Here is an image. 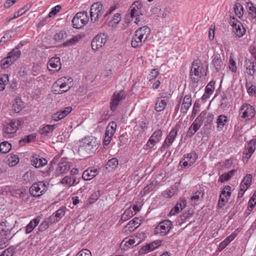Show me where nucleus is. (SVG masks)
<instances>
[{
	"label": "nucleus",
	"mask_w": 256,
	"mask_h": 256,
	"mask_svg": "<svg viewBox=\"0 0 256 256\" xmlns=\"http://www.w3.org/2000/svg\"><path fill=\"white\" fill-rule=\"evenodd\" d=\"M20 122L18 120H12L4 125L3 131L6 134H13L17 131Z\"/></svg>",
	"instance_id": "nucleus-12"
},
{
	"label": "nucleus",
	"mask_w": 256,
	"mask_h": 256,
	"mask_svg": "<svg viewBox=\"0 0 256 256\" xmlns=\"http://www.w3.org/2000/svg\"><path fill=\"white\" fill-rule=\"evenodd\" d=\"M46 190V184L43 182L34 183L30 188V194L36 197H38L42 195Z\"/></svg>",
	"instance_id": "nucleus-7"
},
{
	"label": "nucleus",
	"mask_w": 256,
	"mask_h": 256,
	"mask_svg": "<svg viewBox=\"0 0 256 256\" xmlns=\"http://www.w3.org/2000/svg\"><path fill=\"white\" fill-rule=\"evenodd\" d=\"M256 111L254 108L248 104H244L240 110L241 118L246 120H250L255 115Z\"/></svg>",
	"instance_id": "nucleus-6"
},
{
	"label": "nucleus",
	"mask_w": 256,
	"mask_h": 256,
	"mask_svg": "<svg viewBox=\"0 0 256 256\" xmlns=\"http://www.w3.org/2000/svg\"><path fill=\"white\" fill-rule=\"evenodd\" d=\"M48 64L50 67L53 68H56L58 66H61L60 58L58 57L52 58L48 62Z\"/></svg>",
	"instance_id": "nucleus-43"
},
{
	"label": "nucleus",
	"mask_w": 256,
	"mask_h": 256,
	"mask_svg": "<svg viewBox=\"0 0 256 256\" xmlns=\"http://www.w3.org/2000/svg\"><path fill=\"white\" fill-rule=\"evenodd\" d=\"M248 92L251 96H256V86L254 85H251L248 86L246 84Z\"/></svg>",
	"instance_id": "nucleus-61"
},
{
	"label": "nucleus",
	"mask_w": 256,
	"mask_h": 256,
	"mask_svg": "<svg viewBox=\"0 0 256 256\" xmlns=\"http://www.w3.org/2000/svg\"><path fill=\"white\" fill-rule=\"evenodd\" d=\"M40 216H37L32 220L30 223L26 226L25 232L26 234L31 232L34 228L38 226L40 222Z\"/></svg>",
	"instance_id": "nucleus-23"
},
{
	"label": "nucleus",
	"mask_w": 256,
	"mask_h": 256,
	"mask_svg": "<svg viewBox=\"0 0 256 256\" xmlns=\"http://www.w3.org/2000/svg\"><path fill=\"white\" fill-rule=\"evenodd\" d=\"M26 194L25 190L21 189H18L14 192L13 196L24 200L26 198Z\"/></svg>",
	"instance_id": "nucleus-53"
},
{
	"label": "nucleus",
	"mask_w": 256,
	"mask_h": 256,
	"mask_svg": "<svg viewBox=\"0 0 256 256\" xmlns=\"http://www.w3.org/2000/svg\"><path fill=\"white\" fill-rule=\"evenodd\" d=\"M184 158L188 162L190 165H192L195 162L198 158V156L196 153L192 152L188 154L187 156L184 157Z\"/></svg>",
	"instance_id": "nucleus-48"
},
{
	"label": "nucleus",
	"mask_w": 256,
	"mask_h": 256,
	"mask_svg": "<svg viewBox=\"0 0 256 256\" xmlns=\"http://www.w3.org/2000/svg\"><path fill=\"white\" fill-rule=\"evenodd\" d=\"M76 256H92V254L88 250L84 249L78 252Z\"/></svg>",
	"instance_id": "nucleus-64"
},
{
	"label": "nucleus",
	"mask_w": 256,
	"mask_h": 256,
	"mask_svg": "<svg viewBox=\"0 0 256 256\" xmlns=\"http://www.w3.org/2000/svg\"><path fill=\"white\" fill-rule=\"evenodd\" d=\"M72 108L71 107H66L63 110H60L58 112L60 114L61 118H65L68 114H69L72 110Z\"/></svg>",
	"instance_id": "nucleus-58"
},
{
	"label": "nucleus",
	"mask_w": 256,
	"mask_h": 256,
	"mask_svg": "<svg viewBox=\"0 0 256 256\" xmlns=\"http://www.w3.org/2000/svg\"><path fill=\"white\" fill-rule=\"evenodd\" d=\"M125 98V93L123 90L114 92L110 102V109L114 111L120 102Z\"/></svg>",
	"instance_id": "nucleus-10"
},
{
	"label": "nucleus",
	"mask_w": 256,
	"mask_h": 256,
	"mask_svg": "<svg viewBox=\"0 0 256 256\" xmlns=\"http://www.w3.org/2000/svg\"><path fill=\"white\" fill-rule=\"evenodd\" d=\"M141 242L140 238L138 236H131L125 238L120 244V248L125 250L124 246L128 248L136 246Z\"/></svg>",
	"instance_id": "nucleus-9"
},
{
	"label": "nucleus",
	"mask_w": 256,
	"mask_h": 256,
	"mask_svg": "<svg viewBox=\"0 0 256 256\" xmlns=\"http://www.w3.org/2000/svg\"><path fill=\"white\" fill-rule=\"evenodd\" d=\"M134 214H133L132 210L131 208H129L127 210H125L124 213L122 214L120 220V222H124L126 221L131 218L132 216H134Z\"/></svg>",
	"instance_id": "nucleus-36"
},
{
	"label": "nucleus",
	"mask_w": 256,
	"mask_h": 256,
	"mask_svg": "<svg viewBox=\"0 0 256 256\" xmlns=\"http://www.w3.org/2000/svg\"><path fill=\"white\" fill-rule=\"evenodd\" d=\"M212 64L217 72L222 70L224 66L220 54H216L212 56Z\"/></svg>",
	"instance_id": "nucleus-19"
},
{
	"label": "nucleus",
	"mask_w": 256,
	"mask_h": 256,
	"mask_svg": "<svg viewBox=\"0 0 256 256\" xmlns=\"http://www.w3.org/2000/svg\"><path fill=\"white\" fill-rule=\"evenodd\" d=\"M6 222H2L0 226V250L6 248L8 244V238L7 236L10 234V228H3V224Z\"/></svg>",
	"instance_id": "nucleus-8"
},
{
	"label": "nucleus",
	"mask_w": 256,
	"mask_h": 256,
	"mask_svg": "<svg viewBox=\"0 0 256 256\" xmlns=\"http://www.w3.org/2000/svg\"><path fill=\"white\" fill-rule=\"evenodd\" d=\"M186 205V201L185 200H180L179 202L177 203L176 206L174 207V208H172L170 212V214L171 215H174L176 213H178L180 209L182 210L183 208H184Z\"/></svg>",
	"instance_id": "nucleus-29"
},
{
	"label": "nucleus",
	"mask_w": 256,
	"mask_h": 256,
	"mask_svg": "<svg viewBox=\"0 0 256 256\" xmlns=\"http://www.w3.org/2000/svg\"><path fill=\"white\" fill-rule=\"evenodd\" d=\"M256 204V190L253 194L252 197L250 198L248 202V210L249 212H251L255 205Z\"/></svg>",
	"instance_id": "nucleus-47"
},
{
	"label": "nucleus",
	"mask_w": 256,
	"mask_h": 256,
	"mask_svg": "<svg viewBox=\"0 0 256 256\" xmlns=\"http://www.w3.org/2000/svg\"><path fill=\"white\" fill-rule=\"evenodd\" d=\"M162 136V131L160 130H158L155 131L150 137L146 146L147 148H152L156 143L158 142Z\"/></svg>",
	"instance_id": "nucleus-13"
},
{
	"label": "nucleus",
	"mask_w": 256,
	"mask_h": 256,
	"mask_svg": "<svg viewBox=\"0 0 256 256\" xmlns=\"http://www.w3.org/2000/svg\"><path fill=\"white\" fill-rule=\"evenodd\" d=\"M230 190H231V187L230 186H225L224 188L220 194L225 196L226 198H228L229 196H230L231 194Z\"/></svg>",
	"instance_id": "nucleus-54"
},
{
	"label": "nucleus",
	"mask_w": 256,
	"mask_h": 256,
	"mask_svg": "<svg viewBox=\"0 0 256 256\" xmlns=\"http://www.w3.org/2000/svg\"><path fill=\"white\" fill-rule=\"evenodd\" d=\"M12 148L11 144L8 142H3L0 144V152L3 154L8 152Z\"/></svg>",
	"instance_id": "nucleus-42"
},
{
	"label": "nucleus",
	"mask_w": 256,
	"mask_h": 256,
	"mask_svg": "<svg viewBox=\"0 0 256 256\" xmlns=\"http://www.w3.org/2000/svg\"><path fill=\"white\" fill-rule=\"evenodd\" d=\"M140 31L138 32H135V34L131 41L132 46L133 48H136L141 45V43L142 42V38H140V36H142V34H140Z\"/></svg>",
	"instance_id": "nucleus-27"
},
{
	"label": "nucleus",
	"mask_w": 256,
	"mask_h": 256,
	"mask_svg": "<svg viewBox=\"0 0 256 256\" xmlns=\"http://www.w3.org/2000/svg\"><path fill=\"white\" fill-rule=\"evenodd\" d=\"M228 122V118L225 115H220L216 120L217 128L222 129Z\"/></svg>",
	"instance_id": "nucleus-37"
},
{
	"label": "nucleus",
	"mask_w": 256,
	"mask_h": 256,
	"mask_svg": "<svg viewBox=\"0 0 256 256\" xmlns=\"http://www.w3.org/2000/svg\"><path fill=\"white\" fill-rule=\"evenodd\" d=\"M121 14L119 13L116 14L110 22L112 26H116L121 21Z\"/></svg>",
	"instance_id": "nucleus-51"
},
{
	"label": "nucleus",
	"mask_w": 256,
	"mask_h": 256,
	"mask_svg": "<svg viewBox=\"0 0 256 256\" xmlns=\"http://www.w3.org/2000/svg\"><path fill=\"white\" fill-rule=\"evenodd\" d=\"M172 222L166 220L160 222L154 230L155 234L164 236L169 232L172 227Z\"/></svg>",
	"instance_id": "nucleus-5"
},
{
	"label": "nucleus",
	"mask_w": 256,
	"mask_h": 256,
	"mask_svg": "<svg viewBox=\"0 0 256 256\" xmlns=\"http://www.w3.org/2000/svg\"><path fill=\"white\" fill-rule=\"evenodd\" d=\"M61 9V6L58 5L52 8V10L49 12L48 17L51 18L53 16L56 15Z\"/></svg>",
	"instance_id": "nucleus-60"
},
{
	"label": "nucleus",
	"mask_w": 256,
	"mask_h": 256,
	"mask_svg": "<svg viewBox=\"0 0 256 256\" xmlns=\"http://www.w3.org/2000/svg\"><path fill=\"white\" fill-rule=\"evenodd\" d=\"M140 221L138 218H134L125 226L126 230L134 231L140 224Z\"/></svg>",
	"instance_id": "nucleus-25"
},
{
	"label": "nucleus",
	"mask_w": 256,
	"mask_h": 256,
	"mask_svg": "<svg viewBox=\"0 0 256 256\" xmlns=\"http://www.w3.org/2000/svg\"><path fill=\"white\" fill-rule=\"evenodd\" d=\"M81 38H82V36L80 35L76 36H74L73 38H72L71 39L68 40L66 41L65 42H64L62 44L63 46H66L74 45V44H76L78 41V40H80Z\"/></svg>",
	"instance_id": "nucleus-45"
},
{
	"label": "nucleus",
	"mask_w": 256,
	"mask_h": 256,
	"mask_svg": "<svg viewBox=\"0 0 256 256\" xmlns=\"http://www.w3.org/2000/svg\"><path fill=\"white\" fill-rule=\"evenodd\" d=\"M19 162V158L16 154H10L7 156L6 163L10 166H15Z\"/></svg>",
	"instance_id": "nucleus-35"
},
{
	"label": "nucleus",
	"mask_w": 256,
	"mask_h": 256,
	"mask_svg": "<svg viewBox=\"0 0 256 256\" xmlns=\"http://www.w3.org/2000/svg\"><path fill=\"white\" fill-rule=\"evenodd\" d=\"M66 79V77L58 79L54 84V86H59L61 90L58 92V94H62L69 90L70 86H68L65 82Z\"/></svg>",
	"instance_id": "nucleus-20"
},
{
	"label": "nucleus",
	"mask_w": 256,
	"mask_h": 256,
	"mask_svg": "<svg viewBox=\"0 0 256 256\" xmlns=\"http://www.w3.org/2000/svg\"><path fill=\"white\" fill-rule=\"evenodd\" d=\"M232 26L233 28V30L236 34L238 37H242L246 32V29L243 26L242 24L238 20H236V22H232Z\"/></svg>",
	"instance_id": "nucleus-16"
},
{
	"label": "nucleus",
	"mask_w": 256,
	"mask_h": 256,
	"mask_svg": "<svg viewBox=\"0 0 256 256\" xmlns=\"http://www.w3.org/2000/svg\"><path fill=\"white\" fill-rule=\"evenodd\" d=\"M38 160H40V156L35 154L32 156L30 162L32 166L36 168Z\"/></svg>",
	"instance_id": "nucleus-63"
},
{
	"label": "nucleus",
	"mask_w": 256,
	"mask_h": 256,
	"mask_svg": "<svg viewBox=\"0 0 256 256\" xmlns=\"http://www.w3.org/2000/svg\"><path fill=\"white\" fill-rule=\"evenodd\" d=\"M252 176L250 174H247L244 178L240 184L246 186V188H248L252 182Z\"/></svg>",
	"instance_id": "nucleus-49"
},
{
	"label": "nucleus",
	"mask_w": 256,
	"mask_h": 256,
	"mask_svg": "<svg viewBox=\"0 0 256 256\" xmlns=\"http://www.w3.org/2000/svg\"><path fill=\"white\" fill-rule=\"evenodd\" d=\"M192 105V98L191 96L190 95H186L183 100L182 104L181 111L183 113H186L188 110Z\"/></svg>",
	"instance_id": "nucleus-24"
},
{
	"label": "nucleus",
	"mask_w": 256,
	"mask_h": 256,
	"mask_svg": "<svg viewBox=\"0 0 256 256\" xmlns=\"http://www.w3.org/2000/svg\"><path fill=\"white\" fill-rule=\"evenodd\" d=\"M36 134H32L24 136L23 138L21 139L19 143L21 146H24L26 142L28 143L34 140L36 138Z\"/></svg>",
	"instance_id": "nucleus-41"
},
{
	"label": "nucleus",
	"mask_w": 256,
	"mask_h": 256,
	"mask_svg": "<svg viewBox=\"0 0 256 256\" xmlns=\"http://www.w3.org/2000/svg\"><path fill=\"white\" fill-rule=\"evenodd\" d=\"M240 6H241V4L239 2H236L234 6V11L236 15L239 18L243 15V12H241L240 10Z\"/></svg>",
	"instance_id": "nucleus-56"
},
{
	"label": "nucleus",
	"mask_w": 256,
	"mask_h": 256,
	"mask_svg": "<svg viewBox=\"0 0 256 256\" xmlns=\"http://www.w3.org/2000/svg\"><path fill=\"white\" fill-rule=\"evenodd\" d=\"M236 172V170H232L227 173L222 174L220 176L219 181L224 182L229 180Z\"/></svg>",
	"instance_id": "nucleus-39"
},
{
	"label": "nucleus",
	"mask_w": 256,
	"mask_h": 256,
	"mask_svg": "<svg viewBox=\"0 0 256 256\" xmlns=\"http://www.w3.org/2000/svg\"><path fill=\"white\" fill-rule=\"evenodd\" d=\"M72 178H74V176H66L62 181V183L64 184H66L68 186H74V183H72Z\"/></svg>",
	"instance_id": "nucleus-57"
},
{
	"label": "nucleus",
	"mask_w": 256,
	"mask_h": 256,
	"mask_svg": "<svg viewBox=\"0 0 256 256\" xmlns=\"http://www.w3.org/2000/svg\"><path fill=\"white\" fill-rule=\"evenodd\" d=\"M162 242L160 240H156L153 242L148 244L146 246H143L140 250L141 254L146 253L149 251H152L161 244Z\"/></svg>",
	"instance_id": "nucleus-21"
},
{
	"label": "nucleus",
	"mask_w": 256,
	"mask_h": 256,
	"mask_svg": "<svg viewBox=\"0 0 256 256\" xmlns=\"http://www.w3.org/2000/svg\"><path fill=\"white\" fill-rule=\"evenodd\" d=\"M107 41V36L104 33H101L97 34V42H100V44H97V50L98 46H100L102 48V45H104Z\"/></svg>",
	"instance_id": "nucleus-38"
},
{
	"label": "nucleus",
	"mask_w": 256,
	"mask_h": 256,
	"mask_svg": "<svg viewBox=\"0 0 256 256\" xmlns=\"http://www.w3.org/2000/svg\"><path fill=\"white\" fill-rule=\"evenodd\" d=\"M214 84L215 82L214 81L210 82L208 85L206 86V88H205V93L202 97H206L207 98L208 95L212 94L213 92L214 89Z\"/></svg>",
	"instance_id": "nucleus-40"
},
{
	"label": "nucleus",
	"mask_w": 256,
	"mask_h": 256,
	"mask_svg": "<svg viewBox=\"0 0 256 256\" xmlns=\"http://www.w3.org/2000/svg\"><path fill=\"white\" fill-rule=\"evenodd\" d=\"M67 36V34L64 31H60L57 32L54 36V39L56 41L60 42Z\"/></svg>",
	"instance_id": "nucleus-52"
},
{
	"label": "nucleus",
	"mask_w": 256,
	"mask_h": 256,
	"mask_svg": "<svg viewBox=\"0 0 256 256\" xmlns=\"http://www.w3.org/2000/svg\"><path fill=\"white\" fill-rule=\"evenodd\" d=\"M165 94L160 93V97L158 98L156 104L155 109L157 112H161L163 110L167 104L168 97L165 96Z\"/></svg>",
	"instance_id": "nucleus-14"
},
{
	"label": "nucleus",
	"mask_w": 256,
	"mask_h": 256,
	"mask_svg": "<svg viewBox=\"0 0 256 256\" xmlns=\"http://www.w3.org/2000/svg\"><path fill=\"white\" fill-rule=\"evenodd\" d=\"M246 8L249 16L252 20L256 19V8L254 6L253 4L250 2H246Z\"/></svg>",
	"instance_id": "nucleus-31"
},
{
	"label": "nucleus",
	"mask_w": 256,
	"mask_h": 256,
	"mask_svg": "<svg viewBox=\"0 0 256 256\" xmlns=\"http://www.w3.org/2000/svg\"><path fill=\"white\" fill-rule=\"evenodd\" d=\"M70 165L68 162L64 160L60 162L56 169V174L58 176L60 174H65L70 170Z\"/></svg>",
	"instance_id": "nucleus-18"
},
{
	"label": "nucleus",
	"mask_w": 256,
	"mask_h": 256,
	"mask_svg": "<svg viewBox=\"0 0 256 256\" xmlns=\"http://www.w3.org/2000/svg\"><path fill=\"white\" fill-rule=\"evenodd\" d=\"M178 130L176 128H173L169 133L165 139L162 146L160 150L161 152H164L166 149L168 148L174 140L177 135Z\"/></svg>",
	"instance_id": "nucleus-11"
},
{
	"label": "nucleus",
	"mask_w": 256,
	"mask_h": 256,
	"mask_svg": "<svg viewBox=\"0 0 256 256\" xmlns=\"http://www.w3.org/2000/svg\"><path fill=\"white\" fill-rule=\"evenodd\" d=\"M92 139L90 137H86L82 139L80 142L78 152L80 154L84 155L88 154L91 152L94 147Z\"/></svg>",
	"instance_id": "nucleus-3"
},
{
	"label": "nucleus",
	"mask_w": 256,
	"mask_h": 256,
	"mask_svg": "<svg viewBox=\"0 0 256 256\" xmlns=\"http://www.w3.org/2000/svg\"><path fill=\"white\" fill-rule=\"evenodd\" d=\"M65 214L64 210L63 208L58 209L55 214L50 216V220H52L53 222H57Z\"/></svg>",
	"instance_id": "nucleus-28"
},
{
	"label": "nucleus",
	"mask_w": 256,
	"mask_h": 256,
	"mask_svg": "<svg viewBox=\"0 0 256 256\" xmlns=\"http://www.w3.org/2000/svg\"><path fill=\"white\" fill-rule=\"evenodd\" d=\"M138 31H140V34H142V36H140V38L144 39V42L148 38L150 34V28L147 26H144L139 28L136 32H138Z\"/></svg>",
	"instance_id": "nucleus-33"
},
{
	"label": "nucleus",
	"mask_w": 256,
	"mask_h": 256,
	"mask_svg": "<svg viewBox=\"0 0 256 256\" xmlns=\"http://www.w3.org/2000/svg\"><path fill=\"white\" fill-rule=\"evenodd\" d=\"M254 62H250V60H246V72L250 76H253L256 72V69L255 68Z\"/></svg>",
	"instance_id": "nucleus-32"
},
{
	"label": "nucleus",
	"mask_w": 256,
	"mask_h": 256,
	"mask_svg": "<svg viewBox=\"0 0 256 256\" xmlns=\"http://www.w3.org/2000/svg\"><path fill=\"white\" fill-rule=\"evenodd\" d=\"M52 220H50V218L49 217L48 218L45 220L39 226H38V230L40 232H43L46 230L50 225L54 224V222H52Z\"/></svg>",
	"instance_id": "nucleus-44"
},
{
	"label": "nucleus",
	"mask_w": 256,
	"mask_h": 256,
	"mask_svg": "<svg viewBox=\"0 0 256 256\" xmlns=\"http://www.w3.org/2000/svg\"><path fill=\"white\" fill-rule=\"evenodd\" d=\"M20 50H12L8 54L7 57L2 59L0 62V65L2 68H8V66L14 63L20 56Z\"/></svg>",
	"instance_id": "nucleus-4"
},
{
	"label": "nucleus",
	"mask_w": 256,
	"mask_h": 256,
	"mask_svg": "<svg viewBox=\"0 0 256 256\" xmlns=\"http://www.w3.org/2000/svg\"><path fill=\"white\" fill-rule=\"evenodd\" d=\"M14 252V248H8L3 252L0 256H13Z\"/></svg>",
	"instance_id": "nucleus-59"
},
{
	"label": "nucleus",
	"mask_w": 256,
	"mask_h": 256,
	"mask_svg": "<svg viewBox=\"0 0 256 256\" xmlns=\"http://www.w3.org/2000/svg\"><path fill=\"white\" fill-rule=\"evenodd\" d=\"M155 187V184L154 182H151L150 184H148L146 186L144 189H143V192L144 194H148L151 191L153 190V189Z\"/></svg>",
	"instance_id": "nucleus-55"
},
{
	"label": "nucleus",
	"mask_w": 256,
	"mask_h": 256,
	"mask_svg": "<svg viewBox=\"0 0 256 256\" xmlns=\"http://www.w3.org/2000/svg\"><path fill=\"white\" fill-rule=\"evenodd\" d=\"M24 103L22 102L21 100L19 98H16L13 104V110L15 112L18 113L24 108Z\"/></svg>",
	"instance_id": "nucleus-34"
},
{
	"label": "nucleus",
	"mask_w": 256,
	"mask_h": 256,
	"mask_svg": "<svg viewBox=\"0 0 256 256\" xmlns=\"http://www.w3.org/2000/svg\"><path fill=\"white\" fill-rule=\"evenodd\" d=\"M141 8V5L138 2H134L130 7V16L132 18H134L136 16H138L140 14L139 10Z\"/></svg>",
	"instance_id": "nucleus-26"
},
{
	"label": "nucleus",
	"mask_w": 256,
	"mask_h": 256,
	"mask_svg": "<svg viewBox=\"0 0 256 256\" xmlns=\"http://www.w3.org/2000/svg\"><path fill=\"white\" fill-rule=\"evenodd\" d=\"M204 193L202 190H197L194 193L191 197L190 202L192 205L195 206L200 204L204 198Z\"/></svg>",
	"instance_id": "nucleus-17"
},
{
	"label": "nucleus",
	"mask_w": 256,
	"mask_h": 256,
	"mask_svg": "<svg viewBox=\"0 0 256 256\" xmlns=\"http://www.w3.org/2000/svg\"><path fill=\"white\" fill-rule=\"evenodd\" d=\"M202 123L198 121V118H196L194 122L190 126L192 128H194L195 131L197 132L201 126Z\"/></svg>",
	"instance_id": "nucleus-62"
},
{
	"label": "nucleus",
	"mask_w": 256,
	"mask_h": 256,
	"mask_svg": "<svg viewBox=\"0 0 256 256\" xmlns=\"http://www.w3.org/2000/svg\"><path fill=\"white\" fill-rule=\"evenodd\" d=\"M57 124L53 125H46L39 129L38 133L43 136H47L48 134L53 132Z\"/></svg>",
	"instance_id": "nucleus-22"
},
{
	"label": "nucleus",
	"mask_w": 256,
	"mask_h": 256,
	"mask_svg": "<svg viewBox=\"0 0 256 256\" xmlns=\"http://www.w3.org/2000/svg\"><path fill=\"white\" fill-rule=\"evenodd\" d=\"M96 176V170L88 168L84 172L82 178L86 180H89L95 177Z\"/></svg>",
	"instance_id": "nucleus-30"
},
{
	"label": "nucleus",
	"mask_w": 256,
	"mask_h": 256,
	"mask_svg": "<svg viewBox=\"0 0 256 256\" xmlns=\"http://www.w3.org/2000/svg\"><path fill=\"white\" fill-rule=\"evenodd\" d=\"M88 18L86 12H78L72 20L73 27L77 29L82 28L88 23Z\"/></svg>",
	"instance_id": "nucleus-2"
},
{
	"label": "nucleus",
	"mask_w": 256,
	"mask_h": 256,
	"mask_svg": "<svg viewBox=\"0 0 256 256\" xmlns=\"http://www.w3.org/2000/svg\"><path fill=\"white\" fill-rule=\"evenodd\" d=\"M256 140L252 139L246 145L243 154L246 155V158L247 159H249L255 151L256 148Z\"/></svg>",
	"instance_id": "nucleus-15"
},
{
	"label": "nucleus",
	"mask_w": 256,
	"mask_h": 256,
	"mask_svg": "<svg viewBox=\"0 0 256 256\" xmlns=\"http://www.w3.org/2000/svg\"><path fill=\"white\" fill-rule=\"evenodd\" d=\"M118 165V160L116 158H112L109 160L106 164V168L108 169V168H112L114 169L117 167Z\"/></svg>",
	"instance_id": "nucleus-50"
},
{
	"label": "nucleus",
	"mask_w": 256,
	"mask_h": 256,
	"mask_svg": "<svg viewBox=\"0 0 256 256\" xmlns=\"http://www.w3.org/2000/svg\"><path fill=\"white\" fill-rule=\"evenodd\" d=\"M208 66V64L204 65L200 60H196L192 62L190 72V83L194 90L200 79L206 76Z\"/></svg>",
	"instance_id": "nucleus-1"
},
{
	"label": "nucleus",
	"mask_w": 256,
	"mask_h": 256,
	"mask_svg": "<svg viewBox=\"0 0 256 256\" xmlns=\"http://www.w3.org/2000/svg\"><path fill=\"white\" fill-rule=\"evenodd\" d=\"M8 81V76L7 74H4L0 77V91L3 90Z\"/></svg>",
	"instance_id": "nucleus-46"
}]
</instances>
